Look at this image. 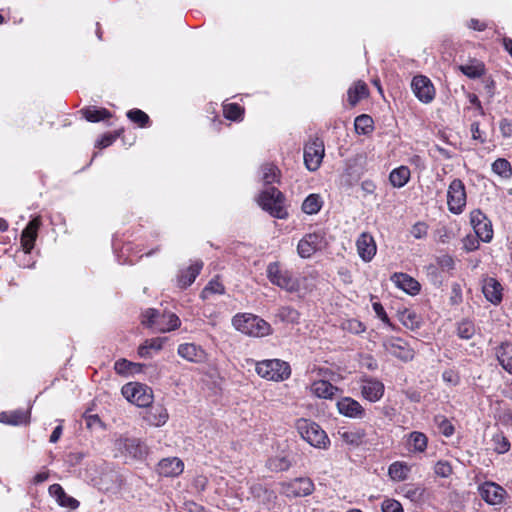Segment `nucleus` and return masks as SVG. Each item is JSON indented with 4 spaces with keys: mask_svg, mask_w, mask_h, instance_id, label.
<instances>
[{
    "mask_svg": "<svg viewBox=\"0 0 512 512\" xmlns=\"http://www.w3.org/2000/svg\"><path fill=\"white\" fill-rule=\"evenodd\" d=\"M372 306H373V310H374L375 314L377 315V317L379 319H381L382 322H384L387 326H389L391 328H394L392 323L390 322V320L388 318L387 313L385 312L384 307L379 302L373 303Z\"/></svg>",
    "mask_w": 512,
    "mask_h": 512,
    "instance_id": "obj_56",
    "label": "nucleus"
},
{
    "mask_svg": "<svg viewBox=\"0 0 512 512\" xmlns=\"http://www.w3.org/2000/svg\"><path fill=\"white\" fill-rule=\"evenodd\" d=\"M291 466L290 461L284 456L272 457L267 461V467L271 471H286Z\"/></svg>",
    "mask_w": 512,
    "mask_h": 512,
    "instance_id": "obj_42",
    "label": "nucleus"
},
{
    "mask_svg": "<svg viewBox=\"0 0 512 512\" xmlns=\"http://www.w3.org/2000/svg\"><path fill=\"white\" fill-rule=\"evenodd\" d=\"M232 325L237 331L254 337H264L272 332L268 322L251 313L236 314L232 318Z\"/></svg>",
    "mask_w": 512,
    "mask_h": 512,
    "instance_id": "obj_1",
    "label": "nucleus"
},
{
    "mask_svg": "<svg viewBox=\"0 0 512 512\" xmlns=\"http://www.w3.org/2000/svg\"><path fill=\"white\" fill-rule=\"evenodd\" d=\"M427 232H428V226L426 223L424 222H417L415 223L411 230H410V234L415 238V239H423L427 236Z\"/></svg>",
    "mask_w": 512,
    "mask_h": 512,
    "instance_id": "obj_54",
    "label": "nucleus"
},
{
    "mask_svg": "<svg viewBox=\"0 0 512 512\" xmlns=\"http://www.w3.org/2000/svg\"><path fill=\"white\" fill-rule=\"evenodd\" d=\"M49 494L56 499L60 506L70 510H75L80 505L78 500L66 494L60 484H52L49 487Z\"/></svg>",
    "mask_w": 512,
    "mask_h": 512,
    "instance_id": "obj_24",
    "label": "nucleus"
},
{
    "mask_svg": "<svg viewBox=\"0 0 512 512\" xmlns=\"http://www.w3.org/2000/svg\"><path fill=\"white\" fill-rule=\"evenodd\" d=\"M383 512H403L402 505L396 500H385L382 504Z\"/></svg>",
    "mask_w": 512,
    "mask_h": 512,
    "instance_id": "obj_57",
    "label": "nucleus"
},
{
    "mask_svg": "<svg viewBox=\"0 0 512 512\" xmlns=\"http://www.w3.org/2000/svg\"><path fill=\"white\" fill-rule=\"evenodd\" d=\"M383 346L388 353L402 361H410L414 358V350L401 338L389 337L384 340Z\"/></svg>",
    "mask_w": 512,
    "mask_h": 512,
    "instance_id": "obj_12",
    "label": "nucleus"
},
{
    "mask_svg": "<svg viewBox=\"0 0 512 512\" xmlns=\"http://www.w3.org/2000/svg\"><path fill=\"white\" fill-rule=\"evenodd\" d=\"M486 219L487 216L479 209L473 210L470 213V222L473 228L479 224H482L484 221H486Z\"/></svg>",
    "mask_w": 512,
    "mask_h": 512,
    "instance_id": "obj_59",
    "label": "nucleus"
},
{
    "mask_svg": "<svg viewBox=\"0 0 512 512\" xmlns=\"http://www.w3.org/2000/svg\"><path fill=\"white\" fill-rule=\"evenodd\" d=\"M296 428L301 437L313 447L325 449L330 443L326 432L317 423L311 420L304 418L298 419Z\"/></svg>",
    "mask_w": 512,
    "mask_h": 512,
    "instance_id": "obj_3",
    "label": "nucleus"
},
{
    "mask_svg": "<svg viewBox=\"0 0 512 512\" xmlns=\"http://www.w3.org/2000/svg\"><path fill=\"white\" fill-rule=\"evenodd\" d=\"M180 325L181 321L176 314L171 312L162 313L159 316L157 331L162 333L169 332L179 328Z\"/></svg>",
    "mask_w": 512,
    "mask_h": 512,
    "instance_id": "obj_30",
    "label": "nucleus"
},
{
    "mask_svg": "<svg viewBox=\"0 0 512 512\" xmlns=\"http://www.w3.org/2000/svg\"><path fill=\"white\" fill-rule=\"evenodd\" d=\"M224 115L227 119L237 121L240 120L244 112L243 108L236 103L224 105Z\"/></svg>",
    "mask_w": 512,
    "mask_h": 512,
    "instance_id": "obj_47",
    "label": "nucleus"
},
{
    "mask_svg": "<svg viewBox=\"0 0 512 512\" xmlns=\"http://www.w3.org/2000/svg\"><path fill=\"white\" fill-rule=\"evenodd\" d=\"M474 229L475 234L483 242H490L493 238V229L491 221L487 218L482 224H479Z\"/></svg>",
    "mask_w": 512,
    "mask_h": 512,
    "instance_id": "obj_41",
    "label": "nucleus"
},
{
    "mask_svg": "<svg viewBox=\"0 0 512 512\" xmlns=\"http://www.w3.org/2000/svg\"><path fill=\"white\" fill-rule=\"evenodd\" d=\"M362 396L370 402L380 400L384 394V385L375 379H365L361 385Z\"/></svg>",
    "mask_w": 512,
    "mask_h": 512,
    "instance_id": "obj_22",
    "label": "nucleus"
},
{
    "mask_svg": "<svg viewBox=\"0 0 512 512\" xmlns=\"http://www.w3.org/2000/svg\"><path fill=\"white\" fill-rule=\"evenodd\" d=\"M354 127L357 134L367 135L373 130V119L366 114L357 116L354 121Z\"/></svg>",
    "mask_w": 512,
    "mask_h": 512,
    "instance_id": "obj_38",
    "label": "nucleus"
},
{
    "mask_svg": "<svg viewBox=\"0 0 512 512\" xmlns=\"http://www.w3.org/2000/svg\"><path fill=\"white\" fill-rule=\"evenodd\" d=\"M145 342L148 344V346L151 350L159 351L162 349V347L164 345L165 338L157 337V338H152V339L146 340Z\"/></svg>",
    "mask_w": 512,
    "mask_h": 512,
    "instance_id": "obj_62",
    "label": "nucleus"
},
{
    "mask_svg": "<svg viewBox=\"0 0 512 512\" xmlns=\"http://www.w3.org/2000/svg\"><path fill=\"white\" fill-rule=\"evenodd\" d=\"M30 412L28 410H14L0 413V422L9 425H22L29 422Z\"/></svg>",
    "mask_w": 512,
    "mask_h": 512,
    "instance_id": "obj_28",
    "label": "nucleus"
},
{
    "mask_svg": "<svg viewBox=\"0 0 512 512\" xmlns=\"http://www.w3.org/2000/svg\"><path fill=\"white\" fill-rule=\"evenodd\" d=\"M127 117L140 127H144L149 122V116L140 109H131L127 112Z\"/></svg>",
    "mask_w": 512,
    "mask_h": 512,
    "instance_id": "obj_49",
    "label": "nucleus"
},
{
    "mask_svg": "<svg viewBox=\"0 0 512 512\" xmlns=\"http://www.w3.org/2000/svg\"><path fill=\"white\" fill-rule=\"evenodd\" d=\"M410 175V169L407 166H400L390 172L389 181L393 187L402 188L408 183Z\"/></svg>",
    "mask_w": 512,
    "mask_h": 512,
    "instance_id": "obj_31",
    "label": "nucleus"
},
{
    "mask_svg": "<svg viewBox=\"0 0 512 512\" xmlns=\"http://www.w3.org/2000/svg\"><path fill=\"white\" fill-rule=\"evenodd\" d=\"M500 131L504 137H510L512 135V123L507 119L501 120Z\"/></svg>",
    "mask_w": 512,
    "mask_h": 512,
    "instance_id": "obj_63",
    "label": "nucleus"
},
{
    "mask_svg": "<svg viewBox=\"0 0 512 512\" xmlns=\"http://www.w3.org/2000/svg\"><path fill=\"white\" fill-rule=\"evenodd\" d=\"M267 278L273 284L287 292L293 293L299 290V281L293 274L283 269L279 262L269 263L266 269Z\"/></svg>",
    "mask_w": 512,
    "mask_h": 512,
    "instance_id": "obj_5",
    "label": "nucleus"
},
{
    "mask_svg": "<svg viewBox=\"0 0 512 512\" xmlns=\"http://www.w3.org/2000/svg\"><path fill=\"white\" fill-rule=\"evenodd\" d=\"M339 389L326 380L314 381L311 385V392L318 398L333 399Z\"/></svg>",
    "mask_w": 512,
    "mask_h": 512,
    "instance_id": "obj_26",
    "label": "nucleus"
},
{
    "mask_svg": "<svg viewBox=\"0 0 512 512\" xmlns=\"http://www.w3.org/2000/svg\"><path fill=\"white\" fill-rule=\"evenodd\" d=\"M341 327L344 331L353 334H360L365 331V326L357 319H347L342 322Z\"/></svg>",
    "mask_w": 512,
    "mask_h": 512,
    "instance_id": "obj_50",
    "label": "nucleus"
},
{
    "mask_svg": "<svg viewBox=\"0 0 512 512\" xmlns=\"http://www.w3.org/2000/svg\"><path fill=\"white\" fill-rule=\"evenodd\" d=\"M177 354L188 362L201 364L208 360L206 350L196 343H183L177 348Z\"/></svg>",
    "mask_w": 512,
    "mask_h": 512,
    "instance_id": "obj_13",
    "label": "nucleus"
},
{
    "mask_svg": "<svg viewBox=\"0 0 512 512\" xmlns=\"http://www.w3.org/2000/svg\"><path fill=\"white\" fill-rule=\"evenodd\" d=\"M447 204L450 212L460 214L466 205V191L460 179H454L447 191Z\"/></svg>",
    "mask_w": 512,
    "mask_h": 512,
    "instance_id": "obj_10",
    "label": "nucleus"
},
{
    "mask_svg": "<svg viewBox=\"0 0 512 512\" xmlns=\"http://www.w3.org/2000/svg\"><path fill=\"white\" fill-rule=\"evenodd\" d=\"M41 225L40 218L32 219L24 228L21 234V246L25 253H30L34 248V243L38 236V230Z\"/></svg>",
    "mask_w": 512,
    "mask_h": 512,
    "instance_id": "obj_18",
    "label": "nucleus"
},
{
    "mask_svg": "<svg viewBox=\"0 0 512 512\" xmlns=\"http://www.w3.org/2000/svg\"><path fill=\"white\" fill-rule=\"evenodd\" d=\"M410 469L407 464L396 461L388 468V475L393 481H404L408 477Z\"/></svg>",
    "mask_w": 512,
    "mask_h": 512,
    "instance_id": "obj_34",
    "label": "nucleus"
},
{
    "mask_svg": "<svg viewBox=\"0 0 512 512\" xmlns=\"http://www.w3.org/2000/svg\"><path fill=\"white\" fill-rule=\"evenodd\" d=\"M257 374L266 380L280 382L288 379L291 368L288 362L280 359H267L256 363Z\"/></svg>",
    "mask_w": 512,
    "mask_h": 512,
    "instance_id": "obj_2",
    "label": "nucleus"
},
{
    "mask_svg": "<svg viewBox=\"0 0 512 512\" xmlns=\"http://www.w3.org/2000/svg\"><path fill=\"white\" fill-rule=\"evenodd\" d=\"M314 491V483L308 477H299L281 483V493L289 498L305 497Z\"/></svg>",
    "mask_w": 512,
    "mask_h": 512,
    "instance_id": "obj_9",
    "label": "nucleus"
},
{
    "mask_svg": "<svg viewBox=\"0 0 512 512\" xmlns=\"http://www.w3.org/2000/svg\"><path fill=\"white\" fill-rule=\"evenodd\" d=\"M495 354L501 367L512 375V343H502L496 348Z\"/></svg>",
    "mask_w": 512,
    "mask_h": 512,
    "instance_id": "obj_27",
    "label": "nucleus"
},
{
    "mask_svg": "<svg viewBox=\"0 0 512 512\" xmlns=\"http://www.w3.org/2000/svg\"><path fill=\"white\" fill-rule=\"evenodd\" d=\"M322 207V201L318 194H310L302 203V211L306 214H316Z\"/></svg>",
    "mask_w": 512,
    "mask_h": 512,
    "instance_id": "obj_39",
    "label": "nucleus"
},
{
    "mask_svg": "<svg viewBox=\"0 0 512 512\" xmlns=\"http://www.w3.org/2000/svg\"><path fill=\"white\" fill-rule=\"evenodd\" d=\"M121 393L125 399L138 407H148L153 401L152 391L140 383L125 384Z\"/></svg>",
    "mask_w": 512,
    "mask_h": 512,
    "instance_id": "obj_7",
    "label": "nucleus"
},
{
    "mask_svg": "<svg viewBox=\"0 0 512 512\" xmlns=\"http://www.w3.org/2000/svg\"><path fill=\"white\" fill-rule=\"evenodd\" d=\"M361 190L363 191L364 196L374 194L376 190V184L372 180H364L361 183Z\"/></svg>",
    "mask_w": 512,
    "mask_h": 512,
    "instance_id": "obj_61",
    "label": "nucleus"
},
{
    "mask_svg": "<svg viewBox=\"0 0 512 512\" xmlns=\"http://www.w3.org/2000/svg\"><path fill=\"white\" fill-rule=\"evenodd\" d=\"M325 154L324 142L322 139L311 138L304 146V164L309 171L319 169Z\"/></svg>",
    "mask_w": 512,
    "mask_h": 512,
    "instance_id": "obj_8",
    "label": "nucleus"
},
{
    "mask_svg": "<svg viewBox=\"0 0 512 512\" xmlns=\"http://www.w3.org/2000/svg\"><path fill=\"white\" fill-rule=\"evenodd\" d=\"M492 442L494 445V450L499 454L506 453L510 449V442L503 434L494 435Z\"/></svg>",
    "mask_w": 512,
    "mask_h": 512,
    "instance_id": "obj_51",
    "label": "nucleus"
},
{
    "mask_svg": "<svg viewBox=\"0 0 512 512\" xmlns=\"http://www.w3.org/2000/svg\"><path fill=\"white\" fill-rule=\"evenodd\" d=\"M347 94L349 103L355 106L361 99L368 96V87L364 82L358 81L349 88Z\"/></svg>",
    "mask_w": 512,
    "mask_h": 512,
    "instance_id": "obj_33",
    "label": "nucleus"
},
{
    "mask_svg": "<svg viewBox=\"0 0 512 512\" xmlns=\"http://www.w3.org/2000/svg\"><path fill=\"white\" fill-rule=\"evenodd\" d=\"M475 334V326L471 321L464 320L458 324L457 335L461 339L469 340Z\"/></svg>",
    "mask_w": 512,
    "mask_h": 512,
    "instance_id": "obj_45",
    "label": "nucleus"
},
{
    "mask_svg": "<svg viewBox=\"0 0 512 512\" xmlns=\"http://www.w3.org/2000/svg\"><path fill=\"white\" fill-rule=\"evenodd\" d=\"M138 367H140V364L132 363L126 359H120V360L116 361L115 366H114L115 371L118 374L129 373L130 371H132V369H136Z\"/></svg>",
    "mask_w": 512,
    "mask_h": 512,
    "instance_id": "obj_52",
    "label": "nucleus"
},
{
    "mask_svg": "<svg viewBox=\"0 0 512 512\" xmlns=\"http://www.w3.org/2000/svg\"><path fill=\"white\" fill-rule=\"evenodd\" d=\"M279 178V170L272 164H265L262 166V180L264 184H272L277 182Z\"/></svg>",
    "mask_w": 512,
    "mask_h": 512,
    "instance_id": "obj_43",
    "label": "nucleus"
},
{
    "mask_svg": "<svg viewBox=\"0 0 512 512\" xmlns=\"http://www.w3.org/2000/svg\"><path fill=\"white\" fill-rule=\"evenodd\" d=\"M159 316H161L159 311L153 308H149L142 314V323L148 327L154 328L157 331Z\"/></svg>",
    "mask_w": 512,
    "mask_h": 512,
    "instance_id": "obj_46",
    "label": "nucleus"
},
{
    "mask_svg": "<svg viewBox=\"0 0 512 512\" xmlns=\"http://www.w3.org/2000/svg\"><path fill=\"white\" fill-rule=\"evenodd\" d=\"M411 88L416 98L422 103L428 104L435 98V88L431 80L424 75L414 76Z\"/></svg>",
    "mask_w": 512,
    "mask_h": 512,
    "instance_id": "obj_11",
    "label": "nucleus"
},
{
    "mask_svg": "<svg viewBox=\"0 0 512 512\" xmlns=\"http://www.w3.org/2000/svg\"><path fill=\"white\" fill-rule=\"evenodd\" d=\"M146 408L142 418L148 425L161 427L167 422L169 415L166 408L161 405L148 406Z\"/></svg>",
    "mask_w": 512,
    "mask_h": 512,
    "instance_id": "obj_19",
    "label": "nucleus"
},
{
    "mask_svg": "<svg viewBox=\"0 0 512 512\" xmlns=\"http://www.w3.org/2000/svg\"><path fill=\"white\" fill-rule=\"evenodd\" d=\"M328 241L325 232L319 230L304 235L297 245V253L303 258L307 259L314 255L316 252L326 248Z\"/></svg>",
    "mask_w": 512,
    "mask_h": 512,
    "instance_id": "obj_6",
    "label": "nucleus"
},
{
    "mask_svg": "<svg viewBox=\"0 0 512 512\" xmlns=\"http://www.w3.org/2000/svg\"><path fill=\"white\" fill-rule=\"evenodd\" d=\"M283 201V194L275 187L266 188L258 197V204L262 209L278 219H285L288 215Z\"/></svg>",
    "mask_w": 512,
    "mask_h": 512,
    "instance_id": "obj_4",
    "label": "nucleus"
},
{
    "mask_svg": "<svg viewBox=\"0 0 512 512\" xmlns=\"http://www.w3.org/2000/svg\"><path fill=\"white\" fill-rule=\"evenodd\" d=\"M81 112L89 122H99L111 117V113L105 108L97 109L95 107H88L82 109Z\"/></svg>",
    "mask_w": 512,
    "mask_h": 512,
    "instance_id": "obj_36",
    "label": "nucleus"
},
{
    "mask_svg": "<svg viewBox=\"0 0 512 512\" xmlns=\"http://www.w3.org/2000/svg\"><path fill=\"white\" fill-rule=\"evenodd\" d=\"M401 323L408 329H415L419 326V321L413 311L405 310L400 314Z\"/></svg>",
    "mask_w": 512,
    "mask_h": 512,
    "instance_id": "obj_48",
    "label": "nucleus"
},
{
    "mask_svg": "<svg viewBox=\"0 0 512 512\" xmlns=\"http://www.w3.org/2000/svg\"><path fill=\"white\" fill-rule=\"evenodd\" d=\"M184 464L177 457L162 459L158 464V472L165 477H176L183 472Z\"/></svg>",
    "mask_w": 512,
    "mask_h": 512,
    "instance_id": "obj_23",
    "label": "nucleus"
},
{
    "mask_svg": "<svg viewBox=\"0 0 512 512\" xmlns=\"http://www.w3.org/2000/svg\"><path fill=\"white\" fill-rule=\"evenodd\" d=\"M438 265L443 271H450L454 269V259L449 255H443L438 258Z\"/></svg>",
    "mask_w": 512,
    "mask_h": 512,
    "instance_id": "obj_58",
    "label": "nucleus"
},
{
    "mask_svg": "<svg viewBox=\"0 0 512 512\" xmlns=\"http://www.w3.org/2000/svg\"><path fill=\"white\" fill-rule=\"evenodd\" d=\"M336 405L338 412L345 417L363 419L366 416L363 406L351 397L341 398Z\"/></svg>",
    "mask_w": 512,
    "mask_h": 512,
    "instance_id": "obj_16",
    "label": "nucleus"
},
{
    "mask_svg": "<svg viewBox=\"0 0 512 512\" xmlns=\"http://www.w3.org/2000/svg\"><path fill=\"white\" fill-rule=\"evenodd\" d=\"M434 472L439 477L447 478L452 474V467L448 461L440 460L435 464Z\"/></svg>",
    "mask_w": 512,
    "mask_h": 512,
    "instance_id": "obj_53",
    "label": "nucleus"
},
{
    "mask_svg": "<svg viewBox=\"0 0 512 512\" xmlns=\"http://www.w3.org/2000/svg\"><path fill=\"white\" fill-rule=\"evenodd\" d=\"M479 237H477V235H467L464 239H463V248L467 251V252H472V251H475L479 248Z\"/></svg>",
    "mask_w": 512,
    "mask_h": 512,
    "instance_id": "obj_55",
    "label": "nucleus"
},
{
    "mask_svg": "<svg viewBox=\"0 0 512 512\" xmlns=\"http://www.w3.org/2000/svg\"><path fill=\"white\" fill-rule=\"evenodd\" d=\"M119 136V133L117 134H105L103 135L96 143V147L98 148H106L110 146Z\"/></svg>",
    "mask_w": 512,
    "mask_h": 512,
    "instance_id": "obj_60",
    "label": "nucleus"
},
{
    "mask_svg": "<svg viewBox=\"0 0 512 512\" xmlns=\"http://www.w3.org/2000/svg\"><path fill=\"white\" fill-rule=\"evenodd\" d=\"M356 248L359 257L364 262H370L377 252V245L373 236L367 232H363L356 240Z\"/></svg>",
    "mask_w": 512,
    "mask_h": 512,
    "instance_id": "obj_15",
    "label": "nucleus"
},
{
    "mask_svg": "<svg viewBox=\"0 0 512 512\" xmlns=\"http://www.w3.org/2000/svg\"><path fill=\"white\" fill-rule=\"evenodd\" d=\"M502 290V285L495 278L486 277L483 279L482 292L492 304L497 305L502 301Z\"/></svg>",
    "mask_w": 512,
    "mask_h": 512,
    "instance_id": "obj_21",
    "label": "nucleus"
},
{
    "mask_svg": "<svg viewBox=\"0 0 512 512\" xmlns=\"http://www.w3.org/2000/svg\"><path fill=\"white\" fill-rule=\"evenodd\" d=\"M440 429L446 437H449L454 433V427L447 419H442L440 422Z\"/></svg>",
    "mask_w": 512,
    "mask_h": 512,
    "instance_id": "obj_64",
    "label": "nucleus"
},
{
    "mask_svg": "<svg viewBox=\"0 0 512 512\" xmlns=\"http://www.w3.org/2000/svg\"><path fill=\"white\" fill-rule=\"evenodd\" d=\"M339 439L346 445L352 447H358L362 444L366 433L361 428L356 429H345L341 428L338 430Z\"/></svg>",
    "mask_w": 512,
    "mask_h": 512,
    "instance_id": "obj_25",
    "label": "nucleus"
},
{
    "mask_svg": "<svg viewBox=\"0 0 512 512\" xmlns=\"http://www.w3.org/2000/svg\"><path fill=\"white\" fill-rule=\"evenodd\" d=\"M479 493L482 499L491 505L501 504L506 495L505 489L494 482L483 483L479 486Z\"/></svg>",
    "mask_w": 512,
    "mask_h": 512,
    "instance_id": "obj_17",
    "label": "nucleus"
},
{
    "mask_svg": "<svg viewBox=\"0 0 512 512\" xmlns=\"http://www.w3.org/2000/svg\"><path fill=\"white\" fill-rule=\"evenodd\" d=\"M224 292V285L218 279H212L201 292V298L205 300L211 294H224Z\"/></svg>",
    "mask_w": 512,
    "mask_h": 512,
    "instance_id": "obj_44",
    "label": "nucleus"
},
{
    "mask_svg": "<svg viewBox=\"0 0 512 512\" xmlns=\"http://www.w3.org/2000/svg\"><path fill=\"white\" fill-rule=\"evenodd\" d=\"M459 70L468 78H480L485 73V65L479 60H472L459 66Z\"/></svg>",
    "mask_w": 512,
    "mask_h": 512,
    "instance_id": "obj_32",
    "label": "nucleus"
},
{
    "mask_svg": "<svg viewBox=\"0 0 512 512\" xmlns=\"http://www.w3.org/2000/svg\"><path fill=\"white\" fill-rule=\"evenodd\" d=\"M202 262H195L190 265L186 270L180 272L178 276V284L181 288H186L190 286L199 275L202 269Z\"/></svg>",
    "mask_w": 512,
    "mask_h": 512,
    "instance_id": "obj_29",
    "label": "nucleus"
},
{
    "mask_svg": "<svg viewBox=\"0 0 512 512\" xmlns=\"http://www.w3.org/2000/svg\"><path fill=\"white\" fill-rule=\"evenodd\" d=\"M428 439L427 436L422 432L414 431L410 433L408 438V445L412 448V451L422 453L427 448Z\"/></svg>",
    "mask_w": 512,
    "mask_h": 512,
    "instance_id": "obj_35",
    "label": "nucleus"
},
{
    "mask_svg": "<svg viewBox=\"0 0 512 512\" xmlns=\"http://www.w3.org/2000/svg\"><path fill=\"white\" fill-rule=\"evenodd\" d=\"M391 282L398 288L410 295H416L420 292V284L413 277L406 273H394L390 277Z\"/></svg>",
    "mask_w": 512,
    "mask_h": 512,
    "instance_id": "obj_20",
    "label": "nucleus"
},
{
    "mask_svg": "<svg viewBox=\"0 0 512 512\" xmlns=\"http://www.w3.org/2000/svg\"><path fill=\"white\" fill-rule=\"evenodd\" d=\"M116 446L126 455L142 459L147 454V447L136 438H120L116 441Z\"/></svg>",
    "mask_w": 512,
    "mask_h": 512,
    "instance_id": "obj_14",
    "label": "nucleus"
},
{
    "mask_svg": "<svg viewBox=\"0 0 512 512\" xmlns=\"http://www.w3.org/2000/svg\"><path fill=\"white\" fill-rule=\"evenodd\" d=\"M492 171L503 179H510L512 177V167L508 160L498 158L492 163Z\"/></svg>",
    "mask_w": 512,
    "mask_h": 512,
    "instance_id": "obj_37",
    "label": "nucleus"
},
{
    "mask_svg": "<svg viewBox=\"0 0 512 512\" xmlns=\"http://www.w3.org/2000/svg\"><path fill=\"white\" fill-rule=\"evenodd\" d=\"M276 317L282 322L294 324L298 323L300 314L290 306H283L278 309Z\"/></svg>",
    "mask_w": 512,
    "mask_h": 512,
    "instance_id": "obj_40",
    "label": "nucleus"
}]
</instances>
